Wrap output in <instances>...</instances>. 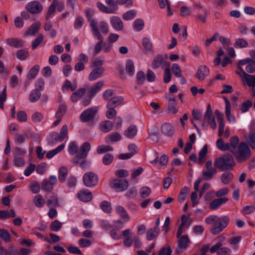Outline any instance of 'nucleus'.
I'll use <instances>...</instances> for the list:
<instances>
[{
  "label": "nucleus",
  "instance_id": "nucleus-28",
  "mask_svg": "<svg viewBox=\"0 0 255 255\" xmlns=\"http://www.w3.org/2000/svg\"><path fill=\"white\" fill-rule=\"evenodd\" d=\"M86 89L85 88H82L78 89L76 91L73 92L70 97V100L73 103L77 102L85 94Z\"/></svg>",
  "mask_w": 255,
  "mask_h": 255
},
{
  "label": "nucleus",
  "instance_id": "nucleus-1",
  "mask_svg": "<svg viewBox=\"0 0 255 255\" xmlns=\"http://www.w3.org/2000/svg\"><path fill=\"white\" fill-rule=\"evenodd\" d=\"M207 224H212L211 232L214 235H217L227 227L230 222V218L227 216L219 217L217 215H211L205 219Z\"/></svg>",
  "mask_w": 255,
  "mask_h": 255
},
{
  "label": "nucleus",
  "instance_id": "nucleus-57",
  "mask_svg": "<svg viewBox=\"0 0 255 255\" xmlns=\"http://www.w3.org/2000/svg\"><path fill=\"white\" fill-rule=\"evenodd\" d=\"M246 140L252 149L255 150V128L253 133H251L248 137H246Z\"/></svg>",
  "mask_w": 255,
  "mask_h": 255
},
{
  "label": "nucleus",
  "instance_id": "nucleus-53",
  "mask_svg": "<svg viewBox=\"0 0 255 255\" xmlns=\"http://www.w3.org/2000/svg\"><path fill=\"white\" fill-rule=\"evenodd\" d=\"M234 175L231 172L224 173L221 177L222 182L225 184H229L233 179Z\"/></svg>",
  "mask_w": 255,
  "mask_h": 255
},
{
  "label": "nucleus",
  "instance_id": "nucleus-44",
  "mask_svg": "<svg viewBox=\"0 0 255 255\" xmlns=\"http://www.w3.org/2000/svg\"><path fill=\"white\" fill-rule=\"evenodd\" d=\"M64 147L65 145L64 144H61L59 145L55 149L51 150L48 152L46 155V157L48 159L52 158L56 154L61 151L64 149Z\"/></svg>",
  "mask_w": 255,
  "mask_h": 255
},
{
  "label": "nucleus",
  "instance_id": "nucleus-6",
  "mask_svg": "<svg viewBox=\"0 0 255 255\" xmlns=\"http://www.w3.org/2000/svg\"><path fill=\"white\" fill-rule=\"evenodd\" d=\"M98 108L96 107L88 108L83 111L80 116L82 122L86 123L92 120L98 113Z\"/></svg>",
  "mask_w": 255,
  "mask_h": 255
},
{
  "label": "nucleus",
  "instance_id": "nucleus-26",
  "mask_svg": "<svg viewBox=\"0 0 255 255\" xmlns=\"http://www.w3.org/2000/svg\"><path fill=\"white\" fill-rule=\"evenodd\" d=\"M104 85V82L103 81H98L91 87L88 94L91 95V97H94L101 90Z\"/></svg>",
  "mask_w": 255,
  "mask_h": 255
},
{
  "label": "nucleus",
  "instance_id": "nucleus-13",
  "mask_svg": "<svg viewBox=\"0 0 255 255\" xmlns=\"http://www.w3.org/2000/svg\"><path fill=\"white\" fill-rule=\"evenodd\" d=\"M49 180L45 179L42 181L41 188L43 190L45 191L51 190L53 185H55L57 182V177L54 175H50Z\"/></svg>",
  "mask_w": 255,
  "mask_h": 255
},
{
  "label": "nucleus",
  "instance_id": "nucleus-58",
  "mask_svg": "<svg viewBox=\"0 0 255 255\" xmlns=\"http://www.w3.org/2000/svg\"><path fill=\"white\" fill-rule=\"evenodd\" d=\"M106 3L109 6L110 10L112 11V13H115L118 9L117 1L115 0H105Z\"/></svg>",
  "mask_w": 255,
  "mask_h": 255
},
{
  "label": "nucleus",
  "instance_id": "nucleus-24",
  "mask_svg": "<svg viewBox=\"0 0 255 255\" xmlns=\"http://www.w3.org/2000/svg\"><path fill=\"white\" fill-rule=\"evenodd\" d=\"M6 43L10 46L16 48L22 47L24 42L17 38H8L6 40Z\"/></svg>",
  "mask_w": 255,
  "mask_h": 255
},
{
  "label": "nucleus",
  "instance_id": "nucleus-11",
  "mask_svg": "<svg viewBox=\"0 0 255 255\" xmlns=\"http://www.w3.org/2000/svg\"><path fill=\"white\" fill-rule=\"evenodd\" d=\"M189 243L190 240L187 235L181 236L179 238V240L178 241V246L176 250V253L177 254L183 253L189 246Z\"/></svg>",
  "mask_w": 255,
  "mask_h": 255
},
{
  "label": "nucleus",
  "instance_id": "nucleus-40",
  "mask_svg": "<svg viewBox=\"0 0 255 255\" xmlns=\"http://www.w3.org/2000/svg\"><path fill=\"white\" fill-rule=\"evenodd\" d=\"M113 127V123L110 121H105L100 125L101 130L105 132H108L111 131Z\"/></svg>",
  "mask_w": 255,
  "mask_h": 255
},
{
  "label": "nucleus",
  "instance_id": "nucleus-55",
  "mask_svg": "<svg viewBox=\"0 0 255 255\" xmlns=\"http://www.w3.org/2000/svg\"><path fill=\"white\" fill-rule=\"evenodd\" d=\"M136 15V11L134 9H131L125 12L123 18L124 20H129L133 19Z\"/></svg>",
  "mask_w": 255,
  "mask_h": 255
},
{
  "label": "nucleus",
  "instance_id": "nucleus-36",
  "mask_svg": "<svg viewBox=\"0 0 255 255\" xmlns=\"http://www.w3.org/2000/svg\"><path fill=\"white\" fill-rule=\"evenodd\" d=\"M243 77L245 81L246 82L247 84L250 87H255V76L250 75L247 73L243 74Z\"/></svg>",
  "mask_w": 255,
  "mask_h": 255
},
{
  "label": "nucleus",
  "instance_id": "nucleus-23",
  "mask_svg": "<svg viewBox=\"0 0 255 255\" xmlns=\"http://www.w3.org/2000/svg\"><path fill=\"white\" fill-rule=\"evenodd\" d=\"M46 196L48 198L46 203L49 208L58 206V198L54 193L50 192L46 195Z\"/></svg>",
  "mask_w": 255,
  "mask_h": 255
},
{
  "label": "nucleus",
  "instance_id": "nucleus-49",
  "mask_svg": "<svg viewBox=\"0 0 255 255\" xmlns=\"http://www.w3.org/2000/svg\"><path fill=\"white\" fill-rule=\"evenodd\" d=\"M190 191L189 188L188 187H184L180 191L178 197V200L179 202H183L186 198L187 195L189 194Z\"/></svg>",
  "mask_w": 255,
  "mask_h": 255
},
{
  "label": "nucleus",
  "instance_id": "nucleus-29",
  "mask_svg": "<svg viewBox=\"0 0 255 255\" xmlns=\"http://www.w3.org/2000/svg\"><path fill=\"white\" fill-rule=\"evenodd\" d=\"M161 130L164 135L170 136L174 133L173 127L169 123L163 124L161 127Z\"/></svg>",
  "mask_w": 255,
  "mask_h": 255
},
{
  "label": "nucleus",
  "instance_id": "nucleus-14",
  "mask_svg": "<svg viewBox=\"0 0 255 255\" xmlns=\"http://www.w3.org/2000/svg\"><path fill=\"white\" fill-rule=\"evenodd\" d=\"M88 57L84 53H81L79 56V61L74 66V69L77 72H80L85 69V64L88 62Z\"/></svg>",
  "mask_w": 255,
  "mask_h": 255
},
{
  "label": "nucleus",
  "instance_id": "nucleus-12",
  "mask_svg": "<svg viewBox=\"0 0 255 255\" xmlns=\"http://www.w3.org/2000/svg\"><path fill=\"white\" fill-rule=\"evenodd\" d=\"M86 17L88 21L90 22V25L91 27L92 31L99 30L98 28V21L92 18L94 11L91 8H88L85 10Z\"/></svg>",
  "mask_w": 255,
  "mask_h": 255
},
{
  "label": "nucleus",
  "instance_id": "nucleus-25",
  "mask_svg": "<svg viewBox=\"0 0 255 255\" xmlns=\"http://www.w3.org/2000/svg\"><path fill=\"white\" fill-rule=\"evenodd\" d=\"M124 98L122 96H116L111 98L107 103V107L116 108L123 103Z\"/></svg>",
  "mask_w": 255,
  "mask_h": 255
},
{
  "label": "nucleus",
  "instance_id": "nucleus-2",
  "mask_svg": "<svg viewBox=\"0 0 255 255\" xmlns=\"http://www.w3.org/2000/svg\"><path fill=\"white\" fill-rule=\"evenodd\" d=\"M214 165L215 168L220 169L221 171H226L232 169L235 165V162L231 154H225L216 158Z\"/></svg>",
  "mask_w": 255,
  "mask_h": 255
},
{
  "label": "nucleus",
  "instance_id": "nucleus-33",
  "mask_svg": "<svg viewBox=\"0 0 255 255\" xmlns=\"http://www.w3.org/2000/svg\"><path fill=\"white\" fill-rule=\"evenodd\" d=\"M68 174V170L65 166L61 167L58 170V179L61 183L65 181Z\"/></svg>",
  "mask_w": 255,
  "mask_h": 255
},
{
  "label": "nucleus",
  "instance_id": "nucleus-27",
  "mask_svg": "<svg viewBox=\"0 0 255 255\" xmlns=\"http://www.w3.org/2000/svg\"><path fill=\"white\" fill-rule=\"evenodd\" d=\"M94 35L97 37L99 41L96 44L95 47L94 54L96 55L98 54L102 49V46L103 43V37L99 30L93 31Z\"/></svg>",
  "mask_w": 255,
  "mask_h": 255
},
{
  "label": "nucleus",
  "instance_id": "nucleus-9",
  "mask_svg": "<svg viewBox=\"0 0 255 255\" xmlns=\"http://www.w3.org/2000/svg\"><path fill=\"white\" fill-rule=\"evenodd\" d=\"M26 9L32 14L40 13L43 9L42 5L38 1L34 0L28 2L25 6Z\"/></svg>",
  "mask_w": 255,
  "mask_h": 255
},
{
  "label": "nucleus",
  "instance_id": "nucleus-3",
  "mask_svg": "<svg viewBox=\"0 0 255 255\" xmlns=\"http://www.w3.org/2000/svg\"><path fill=\"white\" fill-rule=\"evenodd\" d=\"M232 153L239 163L245 162L251 157V149L248 144L245 142L240 143L237 148Z\"/></svg>",
  "mask_w": 255,
  "mask_h": 255
},
{
  "label": "nucleus",
  "instance_id": "nucleus-4",
  "mask_svg": "<svg viewBox=\"0 0 255 255\" xmlns=\"http://www.w3.org/2000/svg\"><path fill=\"white\" fill-rule=\"evenodd\" d=\"M98 175L93 172H87L84 174L83 177V183L88 187L96 186L98 184Z\"/></svg>",
  "mask_w": 255,
  "mask_h": 255
},
{
  "label": "nucleus",
  "instance_id": "nucleus-45",
  "mask_svg": "<svg viewBox=\"0 0 255 255\" xmlns=\"http://www.w3.org/2000/svg\"><path fill=\"white\" fill-rule=\"evenodd\" d=\"M58 5V0H53L52 3L50 5L47 14L46 19L48 20L51 15L54 13L56 8V5Z\"/></svg>",
  "mask_w": 255,
  "mask_h": 255
},
{
  "label": "nucleus",
  "instance_id": "nucleus-51",
  "mask_svg": "<svg viewBox=\"0 0 255 255\" xmlns=\"http://www.w3.org/2000/svg\"><path fill=\"white\" fill-rule=\"evenodd\" d=\"M100 207L101 210L106 213H110L111 212L112 208L111 204L107 201H103L101 202Z\"/></svg>",
  "mask_w": 255,
  "mask_h": 255
},
{
  "label": "nucleus",
  "instance_id": "nucleus-30",
  "mask_svg": "<svg viewBox=\"0 0 255 255\" xmlns=\"http://www.w3.org/2000/svg\"><path fill=\"white\" fill-rule=\"evenodd\" d=\"M137 129L135 125H130L127 130L124 131V135L128 138H133L136 134Z\"/></svg>",
  "mask_w": 255,
  "mask_h": 255
},
{
  "label": "nucleus",
  "instance_id": "nucleus-10",
  "mask_svg": "<svg viewBox=\"0 0 255 255\" xmlns=\"http://www.w3.org/2000/svg\"><path fill=\"white\" fill-rule=\"evenodd\" d=\"M193 6L194 8H197L199 11L201 10L203 13L202 14L197 13L196 15V18L200 20L203 23L206 22L209 13L208 9L204 7L199 2L195 3Z\"/></svg>",
  "mask_w": 255,
  "mask_h": 255
},
{
  "label": "nucleus",
  "instance_id": "nucleus-31",
  "mask_svg": "<svg viewBox=\"0 0 255 255\" xmlns=\"http://www.w3.org/2000/svg\"><path fill=\"white\" fill-rule=\"evenodd\" d=\"M239 138L237 136H234L230 138V143H227L229 144L228 151L231 152L234 151L237 148V145L239 144Z\"/></svg>",
  "mask_w": 255,
  "mask_h": 255
},
{
  "label": "nucleus",
  "instance_id": "nucleus-63",
  "mask_svg": "<svg viewBox=\"0 0 255 255\" xmlns=\"http://www.w3.org/2000/svg\"><path fill=\"white\" fill-rule=\"evenodd\" d=\"M144 25V21L141 19H136L133 24V26L136 31H139L141 30Z\"/></svg>",
  "mask_w": 255,
  "mask_h": 255
},
{
  "label": "nucleus",
  "instance_id": "nucleus-20",
  "mask_svg": "<svg viewBox=\"0 0 255 255\" xmlns=\"http://www.w3.org/2000/svg\"><path fill=\"white\" fill-rule=\"evenodd\" d=\"M210 73L209 68L206 65L200 66L196 74V77L200 81L203 80Z\"/></svg>",
  "mask_w": 255,
  "mask_h": 255
},
{
  "label": "nucleus",
  "instance_id": "nucleus-42",
  "mask_svg": "<svg viewBox=\"0 0 255 255\" xmlns=\"http://www.w3.org/2000/svg\"><path fill=\"white\" fill-rule=\"evenodd\" d=\"M33 203L36 207L41 208L44 206L45 200L41 195L37 194L34 197Z\"/></svg>",
  "mask_w": 255,
  "mask_h": 255
},
{
  "label": "nucleus",
  "instance_id": "nucleus-22",
  "mask_svg": "<svg viewBox=\"0 0 255 255\" xmlns=\"http://www.w3.org/2000/svg\"><path fill=\"white\" fill-rule=\"evenodd\" d=\"M168 99V110L172 114H176L178 110L176 108L177 105V101L175 97L171 95L167 97Z\"/></svg>",
  "mask_w": 255,
  "mask_h": 255
},
{
  "label": "nucleus",
  "instance_id": "nucleus-21",
  "mask_svg": "<svg viewBox=\"0 0 255 255\" xmlns=\"http://www.w3.org/2000/svg\"><path fill=\"white\" fill-rule=\"evenodd\" d=\"M229 201L227 197L218 198L213 200L210 204L209 207L211 210H216L219 208L222 204H225Z\"/></svg>",
  "mask_w": 255,
  "mask_h": 255
},
{
  "label": "nucleus",
  "instance_id": "nucleus-16",
  "mask_svg": "<svg viewBox=\"0 0 255 255\" xmlns=\"http://www.w3.org/2000/svg\"><path fill=\"white\" fill-rule=\"evenodd\" d=\"M77 197L81 201L84 202H90L93 198L92 193L88 189L81 190L78 193H77Z\"/></svg>",
  "mask_w": 255,
  "mask_h": 255
},
{
  "label": "nucleus",
  "instance_id": "nucleus-32",
  "mask_svg": "<svg viewBox=\"0 0 255 255\" xmlns=\"http://www.w3.org/2000/svg\"><path fill=\"white\" fill-rule=\"evenodd\" d=\"M41 26V23L39 22H36L32 24L25 32V35H33L37 33Z\"/></svg>",
  "mask_w": 255,
  "mask_h": 255
},
{
  "label": "nucleus",
  "instance_id": "nucleus-59",
  "mask_svg": "<svg viewBox=\"0 0 255 255\" xmlns=\"http://www.w3.org/2000/svg\"><path fill=\"white\" fill-rule=\"evenodd\" d=\"M114 157L113 154L106 153L104 155L102 158L103 163L105 165H110L114 160Z\"/></svg>",
  "mask_w": 255,
  "mask_h": 255
},
{
  "label": "nucleus",
  "instance_id": "nucleus-62",
  "mask_svg": "<svg viewBox=\"0 0 255 255\" xmlns=\"http://www.w3.org/2000/svg\"><path fill=\"white\" fill-rule=\"evenodd\" d=\"M62 224L57 220L53 221L50 226V230L54 232L59 231L62 228Z\"/></svg>",
  "mask_w": 255,
  "mask_h": 255
},
{
  "label": "nucleus",
  "instance_id": "nucleus-8",
  "mask_svg": "<svg viewBox=\"0 0 255 255\" xmlns=\"http://www.w3.org/2000/svg\"><path fill=\"white\" fill-rule=\"evenodd\" d=\"M111 186L118 192H123L128 188L129 183L126 179H117L112 181Z\"/></svg>",
  "mask_w": 255,
  "mask_h": 255
},
{
  "label": "nucleus",
  "instance_id": "nucleus-52",
  "mask_svg": "<svg viewBox=\"0 0 255 255\" xmlns=\"http://www.w3.org/2000/svg\"><path fill=\"white\" fill-rule=\"evenodd\" d=\"M208 152V145L205 144L199 153L198 161L200 164H202L204 161V158Z\"/></svg>",
  "mask_w": 255,
  "mask_h": 255
},
{
  "label": "nucleus",
  "instance_id": "nucleus-64",
  "mask_svg": "<svg viewBox=\"0 0 255 255\" xmlns=\"http://www.w3.org/2000/svg\"><path fill=\"white\" fill-rule=\"evenodd\" d=\"M112 150H113V148L107 145H99L97 148V152L98 154H102Z\"/></svg>",
  "mask_w": 255,
  "mask_h": 255
},
{
  "label": "nucleus",
  "instance_id": "nucleus-61",
  "mask_svg": "<svg viewBox=\"0 0 255 255\" xmlns=\"http://www.w3.org/2000/svg\"><path fill=\"white\" fill-rule=\"evenodd\" d=\"M173 74L176 77H182V71L180 66L177 63H174L172 64L171 68Z\"/></svg>",
  "mask_w": 255,
  "mask_h": 255
},
{
  "label": "nucleus",
  "instance_id": "nucleus-34",
  "mask_svg": "<svg viewBox=\"0 0 255 255\" xmlns=\"http://www.w3.org/2000/svg\"><path fill=\"white\" fill-rule=\"evenodd\" d=\"M49 137L51 138L49 140L48 142L51 144H55L57 142H62L64 140L63 137L58 133L56 132H52Z\"/></svg>",
  "mask_w": 255,
  "mask_h": 255
},
{
  "label": "nucleus",
  "instance_id": "nucleus-37",
  "mask_svg": "<svg viewBox=\"0 0 255 255\" xmlns=\"http://www.w3.org/2000/svg\"><path fill=\"white\" fill-rule=\"evenodd\" d=\"M40 67L38 65L33 66L29 71L27 74V78L28 79H33L35 78L39 71Z\"/></svg>",
  "mask_w": 255,
  "mask_h": 255
},
{
  "label": "nucleus",
  "instance_id": "nucleus-47",
  "mask_svg": "<svg viewBox=\"0 0 255 255\" xmlns=\"http://www.w3.org/2000/svg\"><path fill=\"white\" fill-rule=\"evenodd\" d=\"M121 138V134L119 132H116L107 136L106 138V141L107 143H108L110 140L116 142L120 140Z\"/></svg>",
  "mask_w": 255,
  "mask_h": 255
},
{
  "label": "nucleus",
  "instance_id": "nucleus-50",
  "mask_svg": "<svg viewBox=\"0 0 255 255\" xmlns=\"http://www.w3.org/2000/svg\"><path fill=\"white\" fill-rule=\"evenodd\" d=\"M254 59L252 58H245L244 59L240 60L239 61L237 64L238 68L241 71V72L242 74H246V72L244 71L243 68L241 67L242 65H245L246 64H249L250 62H251Z\"/></svg>",
  "mask_w": 255,
  "mask_h": 255
},
{
  "label": "nucleus",
  "instance_id": "nucleus-19",
  "mask_svg": "<svg viewBox=\"0 0 255 255\" xmlns=\"http://www.w3.org/2000/svg\"><path fill=\"white\" fill-rule=\"evenodd\" d=\"M105 68L99 67L94 68L90 73L88 79L90 81H94L101 77L105 72Z\"/></svg>",
  "mask_w": 255,
  "mask_h": 255
},
{
  "label": "nucleus",
  "instance_id": "nucleus-15",
  "mask_svg": "<svg viewBox=\"0 0 255 255\" xmlns=\"http://www.w3.org/2000/svg\"><path fill=\"white\" fill-rule=\"evenodd\" d=\"M123 236L125 237L123 240L124 245L128 248L130 247L133 243L132 233L129 229H126L122 232Z\"/></svg>",
  "mask_w": 255,
  "mask_h": 255
},
{
  "label": "nucleus",
  "instance_id": "nucleus-18",
  "mask_svg": "<svg viewBox=\"0 0 255 255\" xmlns=\"http://www.w3.org/2000/svg\"><path fill=\"white\" fill-rule=\"evenodd\" d=\"M110 22L112 27L117 31H121L124 29V23L118 16H112L110 18Z\"/></svg>",
  "mask_w": 255,
  "mask_h": 255
},
{
  "label": "nucleus",
  "instance_id": "nucleus-35",
  "mask_svg": "<svg viewBox=\"0 0 255 255\" xmlns=\"http://www.w3.org/2000/svg\"><path fill=\"white\" fill-rule=\"evenodd\" d=\"M126 73L129 76H132L134 75L135 72V68L132 60L128 59L126 63Z\"/></svg>",
  "mask_w": 255,
  "mask_h": 255
},
{
  "label": "nucleus",
  "instance_id": "nucleus-48",
  "mask_svg": "<svg viewBox=\"0 0 255 255\" xmlns=\"http://www.w3.org/2000/svg\"><path fill=\"white\" fill-rule=\"evenodd\" d=\"M217 170L215 168H210L207 171L203 172V178L205 180H209L212 178L213 175L216 174Z\"/></svg>",
  "mask_w": 255,
  "mask_h": 255
},
{
  "label": "nucleus",
  "instance_id": "nucleus-46",
  "mask_svg": "<svg viewBox=\"0 0 255 255\" xmlns=\"http://www.w3.org/2000/svg\"><path fill=\"white\" fill-rule=\"evenodd\" d=\"M15 217V214L13 210H10L9 212L7 210H0V219H9Z\"/></svg>",
  "mask_w": 255,
  "mask_h": 255
},
{
  "label": "nucleus",
  "instance_id": "nucleus-38",
  "mask_svg": "<svg viewBox=\"0 0 255 255\" xmlns=\"http://www.w3.org/2000/svg\"><path fill=\"white\" fill-rule=\"evenodd\" d=\"M249 45L246 39L240 38L236 39L234 46L236 48H244L248 47Z\"/></svg>",
  "mask_w": 255,
  "mask_h": 255
},
{
  "label": "nucleus",
  "instance_id": "nucleus-43",
  "mask_svg": "<svg viewBox=\"0 0 255 255\" xmlns=\"http://www.w3.org/2000/svg\"><path fill=\"white\" fill-rule=\"evenodd\" d=\"M17 252L13 246H9L7 249L0 246V255H16Z\"/></svg>",
  "mask_w": 255,
  "mask_h": 255
},
{
  "label": "nucleus",
  "instance_id": "nucleus-56",
  "mask_svg": "<svg viewBox=\"0 0 255 255\" xmlns=\"http://www.w3.org/2000/svg\"><path fill=\"white\" fill-rule=\"evenodd\" d=\"M0 237L5 243H8L11 240L10 234L4 229H0Z\"/></svg>",
  "mask_w": 255,
  "mask_h": 255
},
{
  "label": "nucleus",
  "instance_id": "nucleus-39",
  "mask_svg": "<svg viewBox=\"0 0 255 255\" xmlns=\"http://www.w3.org/2000/svg\"><path fill=\"white\" fill-rule=\"evenodd\" d=\"M41 96V92L38 89L33 90L31 91L29 96V100L33 103L38 101Z\"/></svg>",
  "mask_w": 255,
  "mask_h": 255
},
{
  "label": "nucleus",
  "instance_id": "nucleus-54",
  "mask_svg": "<svg viewBox=\"0 0 255 255\" xmlns=\"http://www.w3.org/2000/svg\"><path fill=\"white\" fill-rule=\"evenodd\" d=\"M116 210L118 214H119L122 218L126 219L127 220L129 219V217L127 211L123 206H118L116 207Z\"/></svg>",
  "mask_w": 255,
  "mask_h": 255
},
{
  "label": "nucleus",
  "instance_id": "nucleus-7",
  "mask_svg": "<svg viewBox=\"0 0 255 255\" xmlns=\"http://www.w3.org/2000/svg\"><path fill=\"white\" fill-rule=\"evenodd\" d=\"M90 149L91 145L89 142H84L80 147L79 153L73 159V162L75 164H78L79 163V158L82 159L85 158L87 157Z\"/></svg>",
  "mask_w": 255,
  "mask_h": 255
},
{
  "label": "nucleus",
  "instance_id": "nucleus-5",
  "mask_svg": "<svg viewBox=\"0 0 255 255\" xmlns=\"http://www.w3.org/2000/svg\"><path fill=\"white\" fill-rule=\"evenodd\" d=\"M222 247V240H220L211 247L210 253L211 254L216 253L217 255H231L232 251L230 248Z\"/></svg>",
  "mask_w": 255,
  "mask_h": 255
},
{
  "label": "nucleus",
  "instance_id": "nucleus-41",
  "mask_svg": "<svg viewBox=\"0 0 255 255\" xmlns=\"http://www.w3.org/2000/svg\"><path fill=\"white\" fill-rule=\"evenodd\" d=\"M159 233V231L154 228L148 229L146 232V239L151 241L156 238Z\"/></svg>",
  "mask_w": 255,
  "mask_h": 255
},
{
  "label": "nucleus",
  "instance_id": "nucleus-60",
  "mask_svg": "<svg viewBox=\"0 0 255 255\" xmlns=\"http://www.w3.org/2000/svg\"><path fill=\"white\" fill-rule=\"evenodd\" d=\"M66 110V106L63 104H60L55 114L56 118H62L65 115Z\"/></svg>",
  "mask_w": 255,
  "mask_h": 255
},
{
  "label": "nucleus",
  "instance_id": "nucleus-17",
  "mask_svg": "<svg viewBox=\"0 0 255 255\" xmlns=\"http://www.w3.org/2000/svg\"><path fill=\"white\" fill-rule=\"evenodd\" d=\"M169 63L164 60L162 56L161 55L156 56L153 59L152 63V67L153 69H157L160 66L163 68L164 67H169Z\"/></svg>",
  "mask_w": 255,
  "mask_h": 255
}]
</instances>
